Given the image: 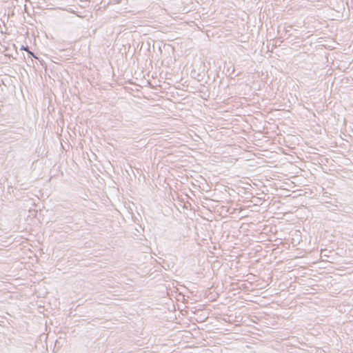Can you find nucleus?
Wrapping results in <instances>:
<instances>
[{
	"instance_id": "4",
	"label": "nucleus",
	"mask_w": 353,
	"mask_h": 353,
	"mask_svg": "<svg viewBox=\"0 0 353 353\" xmlns=\"http://www.w3.org/2000/svg\"><path fill=\"white\" fill-rule=\"evenodd\" d=\"M196 310L193 311V312H192V313H193V314H196Z\"/></svg>"
},
{
	"instance_id": "1",
	"label": "nucleus",
	"mask_w": 353,
	"mask_h": 353,
	"mask_svg": "<svg viewBox=\"0 0 353 353\" xmlns=\"http://www.w3.org/2000/svg\"><path fill=\"white\" fill-rule=\"evenodd\" d=\"M178 311L179 312V313H180L181 314H182L183 316H184V315L188 314V310H178Z\"/></svg>"
},
{
	"instance_id": "3",
	"label": "nucleus",
	"mask_w": 353,
	"mask_h": 353,
	"mask_svg": "<svg viewBox=\"0 0 353 353\" xmlns=\"http://www.w3.org/2000/svg\"><path fill=\"white\" fill-rule=\"evenodd\" d=\"M225 321H230V319H228V320H226L225 319H224Z\"/></svg>"
},
{
	"instance_id": "2",
	"label": "nucleus",
	"mask_w": 353,
	"mask_h": 353,
	"mask_svg": "<svg viewBox=\"0 0 353 353\" xmlns=\"http://www.w3.org/2000/svg\"><path fill=\"white\" fill-rule=\"evenodd\" d=\"M204 319H205V318H203V319H201V321H204Z\"/></svg>"
}]
</instances>
